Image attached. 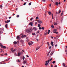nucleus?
Instances as JSON below:
<instances>
[{
	"instance_id": "nucleus-1",
	"label": "nucleus",
	"mask_w": 67,
	"mask_h": 67,
	"mask_svg": "<svg viewBox=\"0 0 67 67\" xmlns=\"http://www.w3.org/2000/svg\"><path fill=\"white\" fill-rule=\"evenodd\" d=\"M33 30L32 28V27L29 28L28 29L26 30V32L27 33H29L30 32Z\"/></svg>"
},
{
	"instance_id": "nucleus-32",
	"label": "nucleus",
	"mask_w": 67,
	"mask_h": 67,
	"mask_svg": "<svg viewBox=\"0 0 67 67\" xmlns=\"http://www.w3.org/2000/svg\"><path fill=\"white\" fill-rule=\"evenodd\" d=\"M33 18H31L30 19V21H32V20H33Z\"/></svg>"
},
{
	"instance_id": "nucleus-18",
	"label": "nucleus",
	"mask_w": 67,
	"mask_h": 67,
	"mask_svg": "<svg viewBox=\"0 0 67 67\" xmlns=\"http://www.w3.org/2000/svg\"><path fill=\"white\" fill-rule=\"evenodd\" d=\"M17 44V42H16V41H15L14 42V44Z\"/></svg>"
},
{
	"instance_id": "nucleus-7",
	"label": "nucleus",
	"mask_w": 67,
	"mask_h": 67,
	"mask_svg": "<svg viewBox=\"0 0 67 67\" xmlns=\"http://www.w3.org/2000/svg\"><path fill=\"white\" fill-rule=\"evenodd\" d=\"M16 62H17L20 63V62H21V60H17Z\"/></svg>"
},
{
	"instance_id": "nucleus-25",
	"label": "nucleus",
	"mask_w": 67,
	"mask_h": 67,
	"mask_svg": "<svg viewBox=\"0 0 67 67\" xmlns=\"http://www.w3.org/2000/svg\"><path fill=\"white\" fill-rule=\"evenodd\" d=\"M29 43H32V44H33V42L32 41H30V42H29Z\"/></svg>"
},
{
	"instance_id": "nucleus-57",
	"label": "nucleus",
	"mask_w": 67,
	"mask_h": 67,
	"mask_svg": "<svg viewBox=\"0 0 67 67\" xmlns=\"http://www.w3.org/2000/svg\"><path fill=\"white\" fill-rule=\"evenodd\" d=\"M48 32L50 33V30H48Z\"/></svg>"
},
{
	"instance_id": "nucleus-11",
	"label": "nucleus",
	"mask_w": 67,
	"mask_h": 67,
	"mask_svg": "<svg viewBox=\"0 0 67 67\" xmlns=\"http://www.w3.org/2000/svg\"><path fill=\"white\" fill-rule=\"evenodd\" d=\"M0 45L1 46V48H3V46L2 45V44H1V43H0Z\"/></svg>"
},
{
	"instance_id": "nucleus-4",
	"label": "nucleus",
	"mask_w": 67,
	"mask_h": 67,
	"mask_svg": "<svg viewBox=\"0 0 67 67\" xmlns=\"http://www.w3.org/2000/svg\"><path fill=\"white\" fill-rule=\"evenodd\" d=\"M10 22V20H7V21H5V22L6 23H9V22Z\"/></svg>"
},
{
	"instance_id": "nucleus-31",
	"label": "nucleus",
	"mask_w": 67,
	"mask_h": 67,
	"mask_svg": "<svg viewBox=\"0 0 67 67\" xmlns=\"http://www.w3.org/2000/svg\"><path fill=\"white\" fill-rule=\"evenodd\" d=\"M5 28H7L8 27V26L7 25L5 26Z\"/></svg>"
},
{
	"instance_id": "nucleus-54",
	"label": "nucleus",
	"mask_w": 67,
	"mask_h": 67,
	"mask_svg": "<svg viewBox=\"0 0 67 67\" xmlns=\"http://www.w3.org/2000/svg\"><path fill=\"white\" fill-rule=\"evenodd\" d=\"M35 25H36L37 24V22H35Z\"/></svg>"
},
{
	"instance_id": "nucleus-44",
	"label": "nucleus",
	"mask_w": 67,
	"mask_h": 67,
	"mask_svg": "<svg viewBox=\"0 0 67 67\" xmlns=\"http://www.w3.org/2000/svg\"><path fill=\"white\" fill-rule=\"evenodd\" d=\"M55 61H54L53 62V64H54V63H55Z\"/></svg>"
},
{
	"instance_id": "nucleus-22",
	"label": "nucleus",
	"mask_w": 67,
	"mask_h": 67,
	"mask_svg": "<svg viewBox=\"0 0 67 67\" xmlns=\"http://www.w3.org/2000/svg\"><path fill=\"white\" fill-rule=\"evenodd\" d=\"M53 33H54L58 34V32H53Z\"/></svg>"
},
{
	"instance_id": "nucleus-56",
	"label": "nucleus",
	"mask_w": 67,
	"mask_h": 67,
	"mask_svg": "<svg viewBox=\"0 0 67 67\" xmlns=\"http://www.w3.org/2000/svg\"><path fill=\"white\" fill-rule=\"evenodd\" d=\"M55 47H57V44H56L55 45Z\"/></svg>"
},
{
	"instance_id": "nucleus-36",
	"label": "nucleus",
	"mask_w": 67,
	"mask_h": 67,
	"mask_svg": "<svg viewBox=\"0 0 67 67\" xmlns=\"http://www.w3.org/2000/svg\"><path fill=\"white\" fill-rule=\"evenodd\" d=\"M3 47L4 49H5V48H6V47L5 46H3Z\"/></svg>"
},
{
	"instance_id": "nucleus-23",
	"label": "nucleus",
	"mask_w": 67,
	"mask_h": 67,
	"mask_svg": "<svg viewBox=\"0 0 67 67\" xmlns=\"http://www.w3.org/2000/svg\"><path fill=\"white\" fill-rule=\"evenodd\" d=\"M10 59V58H8L6 60H5V61H8Z\"/></svg>"
},
{
	"instance_id": "nucleus-55",
	"label": "nucleus",
	"mask_w": 67,
	"mask_h": 67,
	"mask_svg": "<svg viewBox=\"0 0 67 67\" xmlns=\"http://www.w3.org/2000/svg\"><path fill=\"white\" fill-rule=\"evenodd\" d=\"M4 55H8V54L7 53H5L4 54Z\"/></svg>"
},
{
	"instance_id": "nucleus-42",
	"label": "nucleus",
	"mask_w": 67,
	"mask_h": 67,
	"mask_svg": "<svg viewBox=\"0 0 67 67\" xmlns=\"http://www.w3.org/2000/svg\"><path fill=\"white\" fill-rule=\"evenodd\" d=\"M36 19H38V17H37L36 18Z\"/></svg>"
},
{
	"instance_id": "nucleus-64",
	"label": "nucleus",
	"mask_w": 67,
	"mask_h": 67,
	"mask_svg": "<svg viewBox=\"0 0 67 67\" xmlns=\"http://www.w3.org/2000/svg\"><path fill=\"white\" fill-rule=\"evenodd\" d=\"M56 14H58V12H56Z\"/></svg>"
},
{
	"instance_id": "nucleus-34",
	"label": "nucleus",
	"mask_w": 67,
	"mask_h": 67,
	"mask_svg": "<svg viewBox=\"0 0 67 67\" xmlns=\"http://www.w3.org/2000/svg\"><path fill=\"white\" fill-rule=\"evenodd\" d=\"M43 30H44V27H42V28H41Z\"/></svg>"
},
{
	"instance_id": "nucleus-61",
	"label": "nucleus",
	"mask_w": 67,
	"mask_h": 67,
	"mask_svg": "<svg viewBox=\"0 0 67 67\" xmlns=\"http://www.w3.org/2000/svg\"><path fill=\"white\" fill-rule=\"evenodd\" d=\"M11 17L10 16L9 17V19H11Z\"/></svg>"
},
{
	"instance_id": "nucleus-5",
	"label": "nucleus",
	"mask_w": 67,
	"mask_h": 67,
	"mask_svg": "<svg viewBox=\"0 0 67 67\" xmlns=\"http://www.w3.org/2000/svg\"><path fill=\"white\" fill-rule=\"evenodd\" d=\"M26 37V35H23L21 36V38H23L24 37Z\"/></svg>"
},
{
	"instance_id": "nucleus-10",
	"label": "nucleus",
	"mask_w": 67,
	"mask_h": 67,
	"mask_svg": "<svg viewBox=\"0 0 67 67\" xmlns=\"http://www.w3.org/2000/svg\"><path fill=\"white\" fill-rule=\"evenodd\" d=\"M64 13V11H62V13L61 14V16H62V15H63V13Z\"/></svg>"
},
{
	"instance_id": "nucleus-58",
	"label": "nucleus",
	"mask_w": 67,
	"mask_h": 67,
	"mask_svg": "<svg viewBox=\"0 0 67 67\" xmlns=\"http://www.w3.org/2000/svg\"><path fill=\"white\" fill-rule=\"evenodd\" d=\"M36 40H37V41H38V39H36Z\"/></svg>"
},
{
	"instance_id": "nucleus-8",
	"label": "nucleus",
	"mask_w": 67,
	"mask_h": 67,
	"mask_svg": "<svg viewBox=\"0 0 67 67\" xmlns=\"http://www.w3.org/2000/svg\"><path fill=\"white\" fill-rule=\"evenodd\" d=\"M54 24L55 25H57V23L54 22Z\"/></svg>"
},
{
	"instance_id": "nucleus-30",
	"label": "nucleus",
	"mask_w": 67,
	"mask_h": 67,
	"mask_svg": "<svg viewBox=\"0 0 67 67\" xmlns=\"http://www.w3.org/2000/svg\"><path fill=\"white\" fill-rule=\"evenodd\" d=\"M61 12V10H60L58 12V14H59V13H60Z\"/></svg>"
},
{
	"instance_id": "nucleus-24",
	"label": "nucleus",
	"mask_w": 67,
	"mask_h": 67,
	"mask_svg": "<svg viewBox=\"0 0 67 67\" xmlns=\"http://www.w3.org/2000/svg\"><path fill=\"white\" fill-rule=\"evenodd\" d=\"M0 8L1 9H2V5H1L0 6Z\"/></svg>"
},
{
	"instance_id": "nucleus-43",
	"label": "nucleus",
	"mask_w": 67,
	"mask_h": 67,
	"mask_svg": "<svg viewBox=\"0 0 67 67\" xmlns=\"http://www.w3.org/2000/svg\"><path fill=\"white\" fill-rule=\"evenodd\" d=\"M63 66H65V64L64 63H63Z\"/></svg>"
},
{
	"instance_id": "nucleus-29",
	"label": "nucleus",
	"mask_w": 67,
	"mask_h": 67,
	"mask_svg": "<svg viewBox=\"0 0 67 67\" xmlns=\"http://www.w3.org/2000/svg\"><path fill=\"white\" fill-rule=\"evenodd\" d=\"M42 22H43L42 21H40V23L41 24V23H42Z\"/></svg>"
},
{
	"instance_id": "nucleus-2",
	"label": "nucleus",
	"mask_w": 67,
	"mask_h": 67,
	"mask_svg": "<svg viewBox=\"0 0 67 67\" xmlns=\"http://www.w3.org/2000/svg\"><path fill=\"white\" fill-rule=\"evenodd\" d=\"M34 21H32L30 22L29 24V25H33L34 24Z\"/></svg>"
},
{
	"instance_id": "nucleus-38",
	"label": "nucleus",
	"mask_w": 67,
	"mask_h": 67,
	"mask_svg": "<svg viewBox=\"0 0 67 67\" xmlns=\"http://www.w3.org/2000/svg\"><path fill=\"white\" fill-rule=\"evenodd\" d=\"M51 27L52 28H53L54 27L53 26H51Z\"/></svg>"
},
{
	"instance_id": "nucleus-37",
	"label": "nucleus",
	"mask_w": 67,
	"mask_h": 67,
	"mask_svg": "<svg viewBox=\"0 0 67 67\" xmlns=\"http://www.w3.org/2000/svg\"><path fill=\"white\" fill-rule=\"evenodd\" d=\"M42 1L43 2H45V1H46V0H42Z\"/></svg>"
},
{
	"instance_id": "nucleus-19",
	"label": "nucleus",
	"mask_w": 67,
	"mask_h": 67,
	"mask_svg": "<svg viewBox=\"0 0 67 67\" xmlns=\"http://www.w3.org/2000/svg\"><path fill=\"white\" fill-rule=\"evenodd\" d=\"M40 47H37V48H36V50H38V49H39L40 48Z\"/></svg>"
},
{
	"instance_id": "nucleus-27",
	"label": "nucleus",
	"mask_w": 67,
	"mask_h": 67,
	"mask_svg": "<svg viewBox=\"0 0 67 67\" xmlns=\"http://www.w3.org/2000/svg\"><path fill=\"white\" fill-rule=\"evenodd\" d=\"M32 34L33 36L35 35H36V34L35 33H32Z\"/></svg>"
},
{
	"instance_id": "nucleus-28",
	"label": "nucleus",
	"mask_w": 67,
	"mask_h": 67,
	"mask_svg": "<svg viewBox=\"0 0 67 67\" xmlns=\"http://www.w3.org/2000/svg\"><path fill=\"white\" fill-rule=\"evenodd\" d=\"M40 33V31H37V32H36V34H37Z\"/></svg>"
},
{
	"instance_id": "nucleus-33",
	"label": "nucleus",
	"mask_w": 67,
	"mask_h": 67,
	"mask_svg": "<svg viewBox=\"0 0 67 67\" xmlns=\"http://www.w3.org/2000/svg\"><path fill=\"white\" fill-rule=\"evenodd\" d=\"M48 65V63H46L45 64V65H46V66H47Z\"/></svg>"
},
{
	"instance_id": "nucleus-40",
	"label": "nucleus",
	"mask_w": 67,
	"mask_h": 67,
	"mask_svg": "<svg viewBox=\"0 0 67 67\" xmlns=\"http://www.w3.org/2000/svg\"><path fill=\"white\" fill-rule=\"evenodd\" d=\"M52 59H52V58H51V59H50L49 60L50 61H51L52 60Z\"/></svg>"
},
{
	"instance_id": "nucleus-46",
	"label": "nucleus",
	"mask_w": 67,
	"mask_h": 67,
	"mask_svg": "<svg viewBox=\"0 0 67 67\" xmlns=\"http://www.w3.org/2000/svg\"><path fill=\"white\" fill-rule=\"evenodd\" d=\"M13 50V48H12L11 49V51H12Z\"/></svg>"
},
{
	"instance_id": "nucleus-50",
	"label": "nucleus",
	"mask_w": 67,
	"mask_h": 67,
	"mask_svg": "<svg viewBox=\"0 0 67 67\" xmlns=\"http://www.w3.org/2000/svg\"><path fill=\"white\" fill-rule=\"evenodd\" d=\"M13 51V52H15V49H14V50H13V51Z\"/></svg>"
},
{
	"instance_id": "nucleus-35",
	"label": "nucleus",
	"mask_w": 67,
	"mask_h": 67,
	"mask_svg": "<svg viewBox=\"0 0 67 67\" xmlns=\"http://www.w3.org/2000/svg\"><path fill=\"white\" fill-rule=\"evenodd\" d=\"M47 34V32H46L44 33V35H46Z\"/></svg>"
},
{
	"instance_id": "nucleus-3",
	"label": "nucleus",
	"mask_w": 67,
	"mask_h": 67,
	"mask_svg": "<svg viewBox=\"0 0 67 67\" xmlns=\"http://www.w3.org/2000/svg\"><path fill=\"white\" fill-rule=\"evenodd\" d=\"M21 55V53L20 52L18 53V54H17V56L19 57Z\"/></svg>"
},
{
	"instance_id": "nucleus-14",
	"label": "nucleus",
	"mask_w": 67,
	"mask_h": 67,
	"mask_svg": "<svg viewBox=\"0 0 67 67\" xmlns=\"http://www.w3.org/2000/svg\"><path fill=\"white\" fill-rule=\"evenodd\" d=\"M48 14L49 15H51V14L52 13H51V12H48Z\"/></svg>"
},
{
	"instance_id": "nucleus-15",
	"label": "nucleus",
	"mask_w": 67,
	"mask_h": 67,
	"mask_svg": "<svg viewBox=\"0 0 67 67\" xmlns=\"http://www.w3.org/2000/svg\"><path fill=\"white\" fill-rule=\"evenodd\" d=\"M28 44L29 45V46H31V45H32L33 44V43H28Z\"/></svg>"
},
{
	"instance_id": "nucleus-13",
	"label": "nucleus",
	"mask_w": 67,
	"mask_h": 67,
	"mask_svg": "<svg viewBox=\"0 0 67 67\" xmlns=\"http://www.w3.org/2000/svg\"><path fill=\"white\" fill-rule=\"evenodd\" d=\"M57 31V29H54L53 31L54 32H56Z\"/></svg>"
},
{
	"instance_id": "nucleus-26",
	"label": "nucleus",
	"mask_w": 67,
	"mask_h": 67,
	"mask_svg": "<svg viewBox=\"0 0 67 67\" xmlns=\"http://www.w3.org/2000/svg\"><path fill=\"white\" fill-rule=\"evenodd\" d=\"M25 58L23 56V60H24V59Z\"/></svg>"
},
{
	"instance_id": "nucleus-20",
	"label": "nucleus",
	"mask_w": 67,
	"mask_h": 67,
	"mask_svg": "<svg viewBox=\"0 0 67 67\" xmlns=\"http://www.w3.org/2000/svg\"><path fill=\"white\" fill-rule=\"evenodd\" d=\"M54 52V51H53V52L51 53V55L53 54V53Z\"/></svg>"
},
{
	"instance_id": "nucleus-16",
	"label": "nucleus",
	"mask_w": 67,
	"mask_h": 67,
	"mask_svg": "<svg viewBox=\"0 0 67 67\" xmlns=\"http://www.w3.org/2000/svg\"><path fill=\"white\" fill-rule=\"evenodd\" d=\"M52 19H54V17L53 16V13H52Z\"/></svg>"
},
{
	"instance_id": "nucleus-45",
	"label": "nucleus",
	"mask_w": 67,
	"mask_h": 67,
	"mask_svg": "<svg viewBox=\"0 0 67 67\" xmlns=\"http://www.w3.org/2000/svg\"><path fill=\"white\" fill-rule=\"evenodd\" d=\"M38 29H39V30H41L42 29V28L41 27H39V28H38Z\"/></svg>"
},
{
	"instance_id": "nucleus-47",
	"label": "nucleus",
	"mask_w": 67,
	"mask_h": 67,
	"mask_svg": "<svg viewBox=\"0 0 67 67\" xmlns=\"http://www.w3.org/2000/svg\"><path fill=\"white\" fill-rule=\"evenodd\" d=\"M37 22H38V23H40V20H38Z\"/></svg>"
},
{
	"instance_id": "nucleus-63",
	"label": "nucleus",
	"mask_w": 67,
	"mask_h": 67,
	"mask_svg": "<svg viewBox=\"0 0 67 67\" xmlns=\"http://www.w3.org/2000/svg\"><path fill=\"white\" fill-rule=\"evenodd\" d=\"M51 38H52V39H53V37H51Z\"/></svg>"
},
{
	"instance_id": "nucleus-49",
	"label": "nucleus",
	"mask_w": 67,
	"mask_h": 67,
	"mask_svg": "<svg viewBox=\"0 0 67 67\" xmlns=\"http://www.w3.org/2000/svg\"><path fill=\"white\" fill-rule=\"evenodd\" d=\"M31 2H30V3H29V5H31Z\"/></svg>"
},
{
	"instance_id": "nucleus-48",
	"label": "nucleus",
	"mask_w": 67,
	"mask_h": 67,
	"mask_svg": "<svg viewBox=\"0 0 67 67\" xmlns=\"http://www.w3.org/2000/svg\"><path fill=\"white\" fill-rule=\"evenodd\" d=\"M53 44V42H51V45Z\"/></svg>"
},
{
	"instance_id": "nucleus-41",
	"label": "nucleus",
	"mask_w": 67,
	"mask_h": 67,
	"mask_svg": "<svg viewBox=\"0 0 67 67\" xmlns=\"http://www.w3.org/2000/svg\"><path fill=\"white\" fill-rule=\"evenodd\" d=\"M19 15H17L16 16L17 18H19Z\"/></svg>"
},
{
	"instance_id": "nucleus-12",
	"label": "nucleus",
	"mask_w": 67,
	"mask_h": 67,
	"mask_svg": "<svg viewBox=\"0 0 67 67\" xmlns=\"http://www.w3.org/2000/svg\"><path fill=\"white\" fill-rule=\"evenodd\" d=\"M58 4H59L58 2H55L56 5H58Z\"/></svg>"
},
{
	"instance_id": "nucleus-21",
	"label": "nucleus",
	"mask_w": 67,
	"mask_h": 67,
	"mask_svg": "<svg viewBox=\"0 0 67 67\" xmlns=\"http://www.w3.org/2000/svg\"><path fill=\"white\" fill-rule=\"evenodd\" d=\"M50 52H51V51H49L48 53V54H47V55H49V53H50Z\"/></svg>"
},
{
	"instance_id": "nucleus-53",
	"label": "nucleus",
	"mask_w": 67,
	"mask_h": 67,
	"mask_svg": "<svg viewBox=\"0 0 67 67\" xmlns=\"http://www.w3.org/2000/svg\"><path fill=\"white\" fill-rule=\"evenodd\" d=\"M57 38H58L59 37V36H57Z\"/></svg>"
},
{
	"instance_id": "nucleus-6",
	"label": "nucleus",
	"mask_w": 67,
	"mask_h": 67,
	"mask_svg": "<svg viewBox=\"0 0 67 67\" xmlns=\"http://www.w3.org/2000/svg\"><path fill=\"white\" fill-rule=\"evenodd\" d=\"M26 63L27 61L26 60L24 61V62H23V63L24 64H25Z\"/></svg>"
},
{
	"instance_id": "nucleus-62",
	"label": "nucleus",
	"mask_w": 67,
	"mask_h": 67,
	"mask_svg": "<svg viewBox=\"0 0 67 67\" xmlns=\"http://www.w3.org/2000/svg\"><path fill=\"white\" fill-rule=\"evenodd\" d=\"M26 56L27 57H28V58L29 57L28 55H26Z\"/></svg>"
},
{
	"instance_id": "nucleus-51",
	"label": "nucleus",
	"mask_w": 67,
	"mask_h": 67,
	"mask_svg": "<svg viewBox=\"0 0 67 67\" xmlns=\"http://www.w3.org/2000/svg\"><path fill=\"white\" fill-rule=\"evenodd\" d=\"M51 46H50V47H49V49H51Z\"/></svg>"
},
{
	"instance_id": "nucleus-59",
	"label": "nucleus",
	"mask_w": 67,
	"mask_h": 67,
	"mask_svg": "<svg viewBox=\"0 0 67 67\" xmlns=\"http://www.w3.org/2000/svg\"><path fill=\"white\" fill-rule=\"evenodd\" d=\"M49 7H51V4H50Z\"/></svg>"
},
{
	"instance_id": "nucleus-52",
	"label": "nucleus",
	"mask_w": 67,
	"mask_h": 67,
	"mask_svg": "<svg viewBox=\"0 0 67 67\" xmlns=\"http://www.w3.org/2000/svg\"><path fill=\"white\" fill-rule=\"evenodd\" d=\"M25 4H26V3H25L23 4V5H25Z\"/></svg>"
},
{
	"instance_id": "nucleus-17",
	"label": "nucleus",
	"mask_w": 67,
	"mask_h": 67,
	"mask_svg": "<svg viewBox=\"0 0 67 67\" xmlns=\"http://www.w3.org/2000/svg\"><path fill=\"white\" fill-rule=\"evenodd\" d=\"M17 37V39L19 40L20 39V37H19V36H17L16 37Z\"/></svg>"
},
{
	"instance_id": "nucleus-9",
	"label": "nucleus",
	"mask_w": 67,
	"mask_h": 67,
	"mask_svg": "<svg viewBox=\"0 0 67 67\" xmlns=\"http://www.w3.org/2000/svg\"><path fill=\"white\" fill-rule=\"evenodd\" d=\"M33 29L34 30V31H36L37 30V28L35 27H33Z\"/></svg>"
},
{
	"instance_id": "nucleus-60",
	"label": "nucleus",
	"mask_w": 67,
	"mask_h": 67,
	"mask_svg": "<svg viewBox=\"0 0 67 67\" xmlns=\"http://www.w3.org/2000/svg\"><path fill=\"white\" fill-rule=\"evenodd\" d=\"M49 61H50V60H48V61H47L48 62V63H49Z\"/></svg>"
},
{
	"instance_id": "nucleus-39",
	"label": "nucleus",
	"mask_w": 67,
	"mask_h": 67,
	"mask_svg": "<svg viewBox=\"0 0 67 67\" xmlns=\"http://www.w3.org/2000/svg\"><path fill=\"white\" fill-rule=\"evenodd\" d=\"M47 44H48V46H49V42H47Z\"/></svg>"
}]
</instances>
